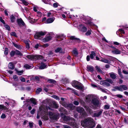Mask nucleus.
Masks as SVG:
<instances>
[{
	"label": "nucleus",
	"instance_id": "nucleus-1",
	"mask_svg": "<svg viewBox=\"0 0 128 128\" xmlns=\"http://www.w3.org/2000/svg\"><path fill=\"white\" fill-rule=\"evenodd\" d=\"M90 101V102L88 105L91 108L96 110L97 108L100 106L101 103L100 100L97 96L94 94H88V100Z\"/></svg>",
	"mask_w": 128,
	"mask_h": 128
},
{
	"label": "nucleus",
	"instance_id": "nucleus-2",
	"mask_svg": "<svg viewBox=\"0 0 128 128\" xmlns=\"http://www.w3.org/2000/svg\"><path fill=\"white\" fill-rule=\"evenodd\" d=\"M64 120L66 122L67 124L70 126L73 127H76L77 124L74 119L73 118L65 116L64 118Z\"/></svg>",
	"mask_w": 128,
	"mask_h": 128
},
{
	"label": "nucleus",
	"instance_id": "nucleus-3",
	"mask_svg": "<svg viewBox=\"0 0 128 128\" xmlns=\"http://www.w3.org/2000/svg\"><path fill=\"white\" fill-rule=\"evenodd\" d=\"M64 99L65 98H61V101H60V104L62 106L68 110H72V108H73V104H68L66 102L64 101Z\"/></svg>",
	"mask_w": 128,
	"mask_h": 128
},
{
	"label": "nucleus",
	"instance_id": "nucleus-4",
	"mask_svg": "<svg viewBox=\"0 0 128 128\" xmlns=\"http://www.w3.org/2000/svg\"><path fill=\"white\" fill-rule=\"evenodd\" d=\"M72 84L73 87L78 90H82L84 89L82 84L77 81H74Z\"/></svg>",
	"mask_w": 128,
	"mask_h": 128
},
{
	"label": "nucleus",
	"instance_id": "nucleus-5",
	"mask_svg": "<svg viewBox=\"0 0 128 128\" xmlns=\"http://www.w3.org/2000/svg\"><path fill=\"white\" fill-rule=\"evenodd\" d=\"M26 57L28 59L31 60H38L42 59L43 57V56L40 55H27Z\"/></svg>",
	"mask_w": 128,
	"mask_h": 128
},
{
	"label": "nucleus",
	"instance_id": "nucleus-6",
	"mask_svg": "<svg viewBox=\"0 0 128 128\" xmlns=\"http://www.w3.org/2000/svg\"><path fill=\"white\" fill-rule=\"evenodd\" d=\"M46 33V32L42 31L37 32L34 35V38L36 39L41 40L42 38V36H44Z\"/></svg>",
	"mask_w": 128,
	"mask_h": 128
},
{
	"label": "nucleus",
	"instance_id": "nucleus-7",
	"mask_svg": "<svg viewBox=\"0 0 128 128\" xmlns=\"http://www.w3.org/2000/svg\"><path fill=\"white\" fill-rule=\"evenodd\" d=\"M48 114L50 118L52 120H56L58 118V116L54 112H49Z\"/></svg>",
	"mask_w": 128,
	"mask_h": 128
},
{
	"label": "nucleus",
	"instance_id": "nucleus-8",
	"mask_svg": "<svg viewBox=\"0 0 128 128\" xmlns=\"http://www.w3.org/2000/svg\"><path fill=\"white\" fill-rule=\"evenodd\" d=\"M95 126L94 120L93 119L88 117V128H94Z\"/></svg>",
	"mask_w": 128,
	"mask_h": 128
},
{
	"label": "nucleus",
	"instance_id": "nucleus-9",
	"mask_svg": "<svg viewBox=\"0 0 128 128\" xmlns=\"http://www.w3.org/2000/svg\"><path fill=\"white\" fill-rule=\"evenodd\" d=\"M95 112H96L95 113L92 115V116L93 117H98L102 115L103 112V110H100Z\"/></svg>",
	"mask_w": 128,
	"mask_h": 128
},
{
	"label": "nucleus",
	"instance_id": "nucleus-10",
	"mask_svg": "<svg viewBox=\"0 0 128 128\" xmlns=\"http://www.w3.org/2000/svg\"><path fill=\"white\" fill-rule=\"evenodd\" d=\"M116 88L118 90L122 91L123 90H126L128 89V87L125 85H121L120 86H116Z\"/></svg>",
	"mask_w": 128,
	"mask_h": 128
},
{
	"label": "nucleus",
	"instance_id": "nucleus-11",
	"mask_svg": "<svg viewBox=\"0 0 128 128\" xmlns=\"http://www.w3.org/2000/svg\"><path fill=\"white\" fill-rule=\"evenodd\" d=\"M78 29L81 31L86 32L87 30V28L82 24L78 26Z\"/></svg>",
	"mask_w": 128,
	"mask_h": 128
},
{
	"label": "nucleus",
	"instance_id": "nucleus-12",
	"mask_svg": "<svg viewBox=\"0 0 128 128\" xmlns=\"http://www.w3.org/2000/svg\"><path fill=\"white\" fill-rule=\"evenodd\" d=\"M100 84L102 85H106L107 86H110V84L108 82L107 80H101L100 82Z\"/></svg>",
	"mask_w": 128,
	"mask_h": 128
},
{
	"label": "nucleus",
	"instance_id": "nucleus-13",
	"mask_svg": "<svg viewBox=\"0 0 128 128\" xmlns=\"http://www.w3.org/2000/svg\"><path fill=\"white\" fill-rule=\"evenodd\" d=\"M52 37L50 35H47L44 39H43V42H48L50 40Z\"/></svg>",
	"mask_w": 128,
	"mask_h": 128
},
{
	"label": "nucleus",
	"instance_id": "nucleus-14",
	"mask_svg": "<svg viewBox=\"0 0 128 128\" xmlns=\"http://www.w3.org/2000/svg\"><path fill=\"white\" fill-rule=\"evenodd\" d=\"M81 124L85 128H88V120L87 119L84 120L83 122H82Z\"/></svg>",
	"mask_w": 128,
	"mask_h": 128
},
{
	"label": "nucleus",
	"instance_id": "nucleus-15",
	"mask_svg": "<svg viewBox=\"0 0 128 128\" xmlns=\"http://www.w3.org/2000/svg\"><path fill=\"white\" fill-rule=\"evenodd\" d=\"M90 52V57L88 56V61L90 60V58L92 59H94V57L96 56V53L94 52L93 51H91Z\"/></svg>",
	"mask_w": 128,
	"mask_h": 128
},
{
	"label": "nucleus",
	"instance_id": "nucleus-16",
	"mask_svg": "<svg viewBox=\"0 0 128 128\" xmlns=\"http://www.w3.org/2000/svg\"><path fill=\"white\" fill-rule=\"evenodd\" d=\"M17 22L18 25H20L21 24L23 26H24L25 24L21 18L17 19Z\"/></svg>",
	"mask_w": 128,
	"mask_h": 128
},
{
	"label": "nucleus",
	"instance_id": "nucleus-17",
	"mask_svg": "<svg viewBox=\"0 0 128 128\" xmlns=\"http://www.w3.org/2000/svg\"><path fill=\"white\" fill-rule=\"evenodd\" d=\"M76 110L79 113H82L83 114L85 112L84 108L80 107H78L76 108Z\"/></svg>",
	"mask_w": 128,
	"mask_h": 128
},
{
	"label": "nucleus",
	"instance_id": "nucleus-18",
	"mask_svg": "<svg viewBox=\"0 0 128 128\" xmlns=\"http://www.w3.org/2000/svg\"><path fill=\"white\" fill-rule=\"evenodd\" d=\"M70 39L71 40H74L77 42L80 43L81 42V40L80 39L75 37V36H72L70 37Z\"/></svg>",
	"mask_w": 128,
	"mask_h": 128
},
{
	"label": "nucleus",
	"instance_id": "nucleus-19",
	"mask_svg": "<svg viewBox=\"0 0 128 128\" xmlns=\"http://www.w3.org/2000/svg\"><path fill=\"white\" fill-rule=\"evenodd\" d=\"M121 51L120 50L117 49L116 48L115 50L112 51V52L116 54H120L121 53Z\"/></svg>",
	"mask_w": 128,
	"mask_h": 128
},
{
	"label": "nucleus",
	"instance_id": "nucleus-20",
	"mask_svg": "<svg viewBox=\"0 0 128 128\" xmlns=\"http://www.w3.org/2000/svg\"><path fill=\"white\" fill-rule=\"evenodd\" d=\"M47 65L45 64L44 63L42 62L41 63V65L39 68L40 69H43L46 68L47 67Z\"/></svg>",
	"mask_w": 128,
	"mask_h": 128
},
{
	"label": "nucleus",
	"instance_id": "nucleus-21",
	"mask_svg": "<svg viewBox=\"0 0 128 128\" xmlns=\"http://www.w3.org/2000/svg\"><path fill=\"white\" fill-rule=\"evenodd\" d=\"M55 19L54 18H51L48 19L46 20V22L48 23H51Z\"/></svg>",
	"mask_w": 128,
	"mask_h": 128
},
{
	"label": "nucleus",
	"instance_id": "nucleus-22",
	"mask_svg": "<svg viewBox=\"0 0 128 128\" xmlns=\"http://www.w3.org/2000/svg\"><path fill=\"white\" fill-rule=\"evenodd\" d=\"M92 20V18L88 16V26L89 25L90 26H93L94 25V23L91 22Z\"/></svg>",
	"mask_w": 128,
	"mask_h": 128
},
{
	"label": "nucleus",
	"instance_id": "nucleus-23",
	"mask_svg": "<svg viewBox=\"0 0 128 128\" xmlns=\"http://www.w3.org/2000/svg\"><path fill=\"white\" fill-rule=\"evenodd\" d=\"M47 82L49 83L53 84H56V81L54 80L48 79L47 80Z\"/></svg>",
	"mask_w": 128,
	"mask_h": 128
},
{
	"label": "nucleus",
	"instance_id": "nucleus-24",
	"mask_svg": "<svg viewBox=\"0 0 128 128\" xmlns=\"http://www.w3.org/2000/svg\"><path fill=\"white\" fill-rule=\"evenodd\" d=\"M10 19L12 22H15L16 19V18L13 14H12L10 16Z\"/></svg>",
	"mask_w": 128,
	"mask_h": 128
},
{
	"label": "nucleus",
	"instance_id": "nucleus-25",
	"mask_svg": "<svg viewBox=\"0 0 128 128\" xmlns=\"http://www.w3.org/2000/svg\"><path fill=\"white\" fill-rule=\"evenodd\" d=\"M8 67L10 68L13 70L14 68V66L12 62H10L8 65Z\"/></svg>",
	"mask_w": 128,
	"mask_h": 128
},
{
	"label": "nucleus",
	"instance_id": "nucleus-26",
	"mask_svg": "<svg viewBox=\"0 0 128 128\" xmlns=\"http://www.w3.org/2000/svg\"><path fill=\"white\" fill-rule=\"evenodd\" d=\"M30 101L34 105H36L37 104V102L36 100L34 98H32L30 99Z\"/></svg>",
	"mask_w": 128,
	"mask_h": 128
},
{
	"label": "nucleus",
	"instance_id": "nucleus-27",
	"mask_svg": "<svg viewBox=\"0 0 128 128\" xmlns=\"http://www.w3.org/2000/svg\"><path fill=\"white\" fill-rule=\"evenodd\" d=\"M24 67L26 69L31 68H33L32 66H30L28 64H25L24 66Z\"/></svg>",
	"mask_w": 128,
	"mask_h": 128
},
{
	"label": "nucleus",
	"instance_id": "nucleus-28",
	"mask_svg": "<svg viewBox=\"0 0 128 128\" xmlns=\"http://www.w3.org/2000/svg\"><path fill=\"white\" fill-rule=\"evenodd\" d=\"M13 44L14 47L18 48V49L20 50L22 49V47L20 45L14 43H13Z\"/></svg>",
	"mask_w": 128,
	"mask_h": 128
},
{
	"label": "nucleus",
	"instance_id": "nucleus-29",
	"mask_svg": "<svg viewBox=\"0 0 128 128\" xmlns=\"http://www.w3.org/2000/svg\"><path fill=\"white\" fill-rule=\"evenodd\" d=\"M72 53L73 55L75 56H77L78 54V52L76 50H73Z\"/></svg>",
	"mask_w": 128,
	"mask_h": 128
},
{
	"label": "nucleus",
	"instance_id": "nucleus-30",
	"mask_svg": "<svg viewBox=\"0 0 128 128\" xmlns=\"http://www.w3.org/2000/svg\"><path fill=\"white\" fill-rule=\"evenodd\" d=\"M62 49L61 48H58L55 50L56 52L57 53L60 52V53H62Z\"/></svg>",
	"mask_w": 128,
	"mask_h": 128
},
{
	"label": "nucleus",
	"instance_id": "nucleus-31",
	"mask_svg": "<svg viewBox=\"0 0 128 128\" xmlns=\"http://www.w3.org/2000/svg\"><path fill=\"white\" fill-rule=\"evenodd\" d=\"M3 109L8 110V108L2 104H0V110H2Z\"/></svg>",
	"mask_w": 128,
	"mask_h": 128
},
{
	"label": "nucleus",
	"instance_id": "nucleus-32",
	"mask_svg": "<svg viewBox=\"0 0 128 128\" xmlns=\"http://www.w3.org/2000/svg\"><path fill=\"white\" fill-rule=\"evenodd\" d=\"M15 54L17 55H18L20 56H22V54L19 51L16 50H15Z\"/></svg>",
	"mask_w": 128,
	"mask_h": 128
},
{
	"label": "nucleus",
	"instance_id": "nucleus-33",
	"mask_svg": "<svg viewBox=\"0 0 128 128\" xmlns=\"http://www.w3.org/2000/svg\"><path fill=\"white\" fill-rule=\"evenodd\" d=\"M59 106L56 102H54L53 104L52 108L57 109L58 107Z\"/></svg>",
	"mask_w": 128,
	"mask_h": 128
},
{
	"label": "nucleus",
	"instance_id": "nucleus-34",
	"mask_svg": "<svg viewBox=\"0 0 128 128\" xmlns=\"http://www.w3.org/2000/svg\"><path fill=\"white\" fill-rule=\"evenodd\" d=\"M101 61L102 62L106 63L109 64L110 62L109 60H107L106 59H103Z\"/></svg>",
	"mask_w": 128,
	"mask_h": 128
},
{
	"label": "nucleus",
	"instance_id": "nucleus-35",
	"mask_svg": "<svg viewBox=\"0 0 128 128\" xmlns=\"http://www.w3.org/2000/svg\"><path fill=\"white\" fill-rule=\"evenodd\" d=\"M42 89L40 88H38L37 89H36V94H39L40 92L42 91Z\"/></svg>",
	"mask_w": 128,
	"mask_h": 128
},
{
	"label": "nucleus",
	"instance_id": "nucleus-36",
	"mask_svg": "<svg viewBox=\"0 0 128 128\" xmlns=\"http://www.w3.org/2000/svg\"><path fill=\"white\" fill-rule=\"evenodd\" d=\"M110 77L113 79H115L116 78V76L114 73H111L110 75Z\"/></svg>",
	"mask_w": 128,
	"mask_h": 128
},
{
	"label": "nucleus",
	"instance_id": "nucleus-37",
	"mask_svg": "<svg viewBox=\"0 0 128 128\" xmlns=\"http://www.w3.org/2000/svg\"><path fill=\"white\" fill-rule=\"evenodd\" d=\"M94 68L92 66H88V71L90 72H93L94 70Z\"/></svg>",
	"mask_w": 128,
	"mask_h": 128
},
{
	"label": "nucleus",
	"instance_id": "nucleus-38",
	"mask_svg": "<svg viewBox=\"0 0 128 128\" xmlns=\"http://www.w3.org/2000/svg\"><path fill=\"white\" fill-rule=\"evenodd\" d=\"M110 106L108 104L105 105L104 106V109L106 110H108L109 109Z\"/></svg>",
	"mask_w": 128,
	"mask_h": 128
},
{
	"label": "nucleus",
	"instance_id": "nucleus-39",
	"mask_svg": "<svg viewBox=\"0 0 128 128\" xmlns=\"http://www.w3.org/2000/svg\"><path fill=\"white\" fill-rule=\"evenodd\" d=\"M8 48H5L4 50V54L5 55L8 54Z\"/></svg>",
	"mask_w": 128,
	"mask_h": 128
},
{
	"label": "nucleus",
	"instance_id": "nucleus-40",
	"mask_svg": "<svg viewBox=\"0 0 128 128\" xmlns=\"http://www.w3.org/2000/svg\"><path fill=\"white\" fill-rule=\"evenodd\" d=\"M96 70L98 72H99L101 73L102 72V71L100 69V67L98 66H96Z\"/></svg>",
	"mask_w": 128,
	"mask_h": 128
},
{
	"label": "nucleus",
	"instance_id": "nucleus-41",
	"mask_svg": "<svg viewBox=\"0 0 128 128\" xmlns=\"http://www.w3.org/2000/svg\"><path fill=\"white\" fill-rule=\"evenodd\" d=\"M23 72L24 71L23 70L16 71V72L19 75H22L23 74Z\"/></svg>",
	"mask_w": 128,
	"mask_h": 128
},
{
	"label": "nucleus",
	"instance_id": "nucleus-42",
	"mask_svg": "<svg viewBox=\"0 0 128 128\" xmlns=\"http://www.w3.org/2000/svg\"><path fill=\"white\" fill-rule=\"evenodd\" d=\"M15 54V51L12 50L10 53V56L11 57H13Z\"/></svg>",
	"mask_w": 128,
	"mask_h": 128
},
{
	"label": "nucleus",
	"instance_id": "nucleus-43",
	"mask_svg": "<svg viewBox=\"0 0 128 128\" xmlns=\"http://www.w3.org/2000/svg\"><path fill=\"white\" fill-rule=\"evenodd\" d=\"M42 117L44 120H47L48 119V114H46L43 116Z\"/></svg>",
	"mask_w": 128,
	"mask_h": 128
},
{
	"label": "nucleus",
	"instance_id": "nucleus-44",
	"mask_svg": "<svg viewBox=\"0 0 128 128\" xmlns=\"http://www.w3.org/2000/svg\"><path fill=\"white\" fill-rule=\"evenodd\" d=\"M22 3L25 5L27 6L29 4L28 3L26 0H21Z\"/></svg>",
	"mask_w": 128,
	"mask_h": 128
},
{
	"label": "nucleus",
	"instance_id": "nucleus-45",
	"mask_svg": "<svg viewBox=\"0 0 128 128\" xmlns=\"http://www.w3.org/2000/svg\"><path fill=\"white\" fill-rule=\"evenodd\" d=\"M10 35L11 36H14L16 37H17V35L16 33L14 32H12L10 33Z\"/></svg>",
	"mask_w": 128,
	"mask_h": 128
},
{
	"label": "nucleus",
	"instance_id": "nucleus-46",
	"mask_svg": "<svg viewBox=\"0 0 128 128\" xmlns=\"http://www.w3.org/2000/svg\"><path fill=\"white\" fill-rule=\"evenodd\" d=\"M13 78L14 80L16 81H18V76L16 75L13 76Z\"/></svg>",
	"mask_w": 128,
	"mask_h": 128
},
{
	"label": "nucleus",
	"instance_id": "nucleus-47",
	"mask_svg": "<svg viewBox=\"0 0 128 128\" xmlns=\"http://www.w3.org/2000/svg\"><path fill=\"white\" fill-rule=\"evenodd\" d=\"M25 44H26V47L28 48H30V44L27 41L25 42Z\"/></svg>",
	"mask_w": 128,
	"mask_h": 128
},
{
	"label": "nucleus",
	"instance_id": "nucleus-48",
	"mask_svg": "<svg viewBox=\"0 0 128 128\" xmlns=\"http://www.w3.org/2000/svg\"><path fill=\"white\" fill-rule=\"evenodd\" d=\"M52 97L56 100H60L59 98L57 96L53 95L52 96Z\"/></svg>",
	"mask_w": 128,
	"mask_h": 128
},
{
	"label": "nucleus",
	"instance_id": "nucleus-49",
	"mask_svg": "<svg viewBox=\"0 0 128 128\" xmlns=\"http://www.w3.org/2000/svg\"><path fill=\"white\" fill-rule=\"evenodd\" d=\"M5 28H6V29L7 30H10V26L8 25H6L4 26Z\"/></svg>",
	"mask_w": 128,
	"mask_h": 128
},
{
	"label": "nucleus",
	"instance_id": "nucleus-50",
	"mask_svg": "<svg viewBox=\"0 0 128 128\" xmlns=\"http://www.w3.org/2000/svg\"><path fill=\"white\" fill-rule=\"evenodd\" d=\"M58 3L56 2L54 3L53 6L54 8H56L58 7Z\"/></svg>",
	"mask_w": 128,
	"mask_h": 128
},
{
	"label": "nucleus",
	"instance_id": "nucleus-51",
	"mask_svg": "<svg viewBox=\"0 0 128 128\" xmlns=\"http://www.w3.org/2000/svg\"><path fill=\"white\" fill-rule=\"evenodd\" d=\"M59 111L61 112H64L65 111V109L64 108L62 107L59 109Z\"/></svg>",
	"mask_w": 128,
	"mask_h": 128
},
{
	"label": "nucleus",
	"instance_id": "nucleus-52",
	"mask_svg": "<svg viewBox=\"0 0 128 128\" xmlns=\"http://www.w3.org/2000/svg\"><path fill=\"white\" fill-rule=\"evenodd\" d=\"M73 103L74 105L76 106L78 105L79 104V102L76 100L74 101Z\"/></svg>",
	"mask_w": 128,
	"mask_h": 128
},
{
	"label": "nucleus",
	"instance_id": "nucleus-53",
	"mask_svg": "<svg viewBox=\"0 0 128 128\" xmlns=\"http://www.w3.org/2000/svg\"><path fill=\"white\" fill-rule=\"evenodd\" d=\"M83 20L84 21V23L87 24H88V20L87 19L84 18Z\"/></svg>",
	"mask_w": 128,
	"mask_h": 128
},
{
	"label": "nucleus",
	"instance_id": "nucleus-54",
	"mask_svg": "<svg viewBox=\"0 0 128 128\" xmlns=\"http://www.w3.org/2000/svg\"><path fill=\"white\" fill-rule=\"evenodd\" d=\"M108 82L110 83L111 84H112L113 83V81L111 79H108L106 80Z\"/></svg>",
	"mask_w": 128,
	"mask_h": 128
},
{
	"label": "nucleus",
	"instance_id": "nucleus-55",
	"mask_svg": "<svg viewBox=\"0 0 128 128\" xmlns=\"http://www.w3.org/2000/svg\"><path fill=\"white\" fill-rule=\"evenodd\" d=\"M0 21L4 24H6L4 20H3L2 17H0Z\"/></svg>",
	"mask_w": 128,
	"mask_h": 128
},
{
	"label": "nucleus",
	"instance_id": "nucleus-56",
	"mask_svg": "<svg viewBox=\"0 0 128 128\" xmlns=\"http://www.w3.org/2000/svg\"><path fill=\"white\" fill-rule=\"evenodd\" d=\"M36 111V110L34 108L30 111V113L31 114H33Z\"/></svg>",
	"mask_w": 128,
	"mask_h": 128
},
{
	"label": "nucleus",
	"instance_id": "nucleus-57",
	"mask_svg": "<svg viewBox=\"0 0 128 128\" xmlns=\"http://www.w3.org/2000/svg\"><path fill=\"white\" fill-rule=\"evenodd\" d=\"M6 117V116L4 114H2L1 116V118H2L4 119Z\"/></svg>",
	"mask_w": 128,
	"mask_h": 128
},
{
	"label": "nucleus",
	"instance_id": "nucleus-58",
	"mask_svg": "<svg viewBox=\"0 0 128 128\" xmlns=\"http://www.w3.org/2000/svg\"><path fill=\"white\" fill-rule=\"evenodd\" d=\"M34 80H36L38 81H39L40 80V78H39L37 76H36L35 78L33 79Z\"/></svg>",
	"mask_w": 128,
	"mask_h": 128
},
{
	"label": "nucleus",
	"instance_id": "nucleus-59",
	"mask_svg": "<svg viewBox=\"0 0 128 128\" xmlns=\"http://www.w3.org/2000/svg\"><path fill=\"white\" fill-rule=\"evenodd\" d=\"M116 96L120 98H122L123 97L120 94H117L115 95Z\"/></svg>",
	"mask_w": 128,
	"mask_h": 128
},
{
	"label": "nucleus",
	"instance_id": "nucleus-60",
	"mask_svg": "<svg viewBox=\"0 0 128 128\" xmlns=\"http://www.w3.org/2000/svg\"><path fill=\"white\" fill-rule=\"evenodd\" d=\"M106 90H107L105 89H104L102 88L100 90L103 92L106 93L107 92Z\"/></svg>",
	"mask_w": 128,
	"mask_h": 128
},
{
	"label": "nucleus",
	"instance_id": "nucleus-61",
	"mask_svg": "<svg viewBox=\"0 0 128 128\" xmlns=\"http://www.w3.org/2000/svg\"><path fill=\"white\" fill-rule=\"evenodd\" d=\"M118 31L122 33L123 34H124L125 33V32L124 30L121 29H120L118 30Z\"/></svg>",
	"mask_w": 128,
	"mask_h": 128
},
{
	"label": "nucleus",
	"instance_id": "nucleus-62",
	"mask_svg": "<svg viewBox=\"0 0 128 128\" xmlns=\"http://www.w3.org/2000/svg\"><path fill=\"white\" fill-rule=\"evenodd\" d=\"M88 112L90 114L92 115V114H93V111L92 110L90 109H89L88 108Z\"/></svg>",
	"mask_w": 128,
	"mask_h": 128
},
{
	"label": "nucleus",
	"instance_id": "nucleus-63",
	"mask_svg": "<svg viewBox=\"0 0 128 128\" xmlns=\"http://www.w3.org/2000/svg\"><path fill=\"white\" fill-rule=\"evenodd\" d=\"M43 2L45 4H50V2L49 0H42Z\"/></svg>",
	"mask_w": 128,
	"mask_h": 128
},
{
	"label": "nucleus",
	"instance_id": "nucleus-64",
	"mask_svg": "<svg viewBox=\"0 0 128 128\" xmlns=\"http://www.w3.org/2000/svg\"><path fill=\"white\" fill-rule=\"evenodd\" d=\"M29 126L30 127V128H32L33 126L32 123L29 122Z\"/></svg>",
	"mask_w": 128,
	"mask_h": 128
}]
</instances>
